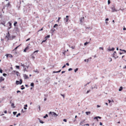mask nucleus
<instances>
[{
    "mask_svg": "<svg viewBox=\"0 0 126 126\" xmlns=\"http://www.w3.org/2000/svg\"><path fill=\"white\" fill-rule=\"evenodd\" d=\"M6 38H7L8 39V40H11V37L10 36V34L9 31L6 34Z\"/></svg>",
    "mask_w": 126,
    "mask_h": 126,
    "instance_id": "nucleus-1",
    "label": "nucleus"
},
{
    "mask_svg": "<svg viewBox=\"0 0 126 126\" xmlns=\"http://www.w3.org/2000/svg\"><path fill=\"white\" fill-rule=\"evenodd\" d=\"M22 83V80L21 79L20 80V81L17 80L16 82V84H21Z\"/></svg>",
    "mask_w": 126,
    "mask_h": 126,
    "instance_id": "nucleus-2",
    "label": "nucleus"
},
{
    "mask_svg": "<svg viewBox=\"0 0 126 126\" xmlns=\"http://www.w3.org/2000/svg\"><path fill=\"white\" fill-rule=\"evenodd\" d=\"M5 6L7 8L9 7H11V5L9 2Z\"/></svg>",
    "mask_w": 126,
    "mask_h": 126,
    "instance_id": "nucleus-3",
    "label": "nucleus"
},
{
    "mask_svg": "<svg viewBox=\"0 0 126 126\" xmlns=\"http://www.w3.org/2000/svg\"><path fill=\"white\" fill-rule=\"evenodd\" d=\"M49 114H51L52 116H55L56 115V116H58V115L56 113L54 112H49Z\"/></svg>",
    "mask_w": 126,
    "mask_h": 126,
    "instance_id": "nucleus-4",
    "label": "nucleus"
},
{
    "mask_svg": "<svg viewBox=\"0 0 126 126\" xmlns=\"http://www.w3.org/2000/svg\"><path fill=\"white\" fill-rule=\"evenodd\" d=\"M23 77L25 79H27L29 78V77H28V75L26 74H23Z\"/></svg>",
    "mask_w": 126,
    "mask_h": 126,
    "instance_id": "nucleus-5",
    "label": "nucleus"
},
{
    "mask_svg": "<svg viewBox=\"0 0 126 126\" xmlns=\"http://www.w3.org/2000/svg\"><path fill=\"white\" fill-rule=\"evenodd\" d=\"M69 16H66V18H64V21H65L66 22H67L69 20L68 18L69 17Z\"/></svg>",
    "mask_w": 126,
    "mask_h": 126,
    "instance_id": "nucleus-6",
    "label": "nucleus"
},
{
    "mask_svg": "<svg viewBox=\"0 0 126 126\" xmlns=\"http://www.w3.org/2000/svg\"><path fill=\"white\" fill-rule=\"evenodd\" d=\"M6 57H9L11 58H12L13 57V56L12 55L10 54H8L6 55Z\"/></svg>",
    "mask_w": 126,
    "mask_h": 126,
    "instance_id": "nucleus-7",
    "label": "nucleus"
},
{
    "mask_svg": "<svg viewBox=\"0 0 126 126\" xmlns=\"http://www.w3.org/2000/svg\"><path fill=\"white\" fill-rule=\"evenodd\" d=\"M98 118H99V119H100L101 118V117L99 116H97V117H94V119H96L97 120V121H98Z\"/></svg>",
    "mask_w": 126,
    "mask_h": 126,
    "instance_id": "nucleus-8",
    "label": "nucleus"
},
{
    "mask_svg": "<svg viewBox=\"0 0 126 126\" xmlns=\"http://www.w3.org/2000/svg\"><path fill=\"white\" fill-rule=\"evenodd\" d=\"M111 9L112 10V12H114L116 11V10L115 9V8L114 7H111Z\"/></svg>",
    "mask_w": 126,
    "mask_h": 126,
    "instance_id": "nucleus-9",
    "label": "nucleus"
},
{
    "mask_svg": "<svg viewBox=\"0 0 126 126\" xmlns=\"http://www.w3.org/2000/svg\"><path fill=\"white\" fill-rule=\"evenodd\" d=\"M8 23L9 24V27L8 28V29H10L11 28V27H12V24L10 22H8Z\"/></svg>",
    "mask_w": 126,
    "mask_h": 126,
    "instance_id": "nucleus-10",
    "label": "nucleus"
},
{
    "mask_svg": "<svg viewBox=\"0 0 126 126\" xmlns=\"http://www.w3.org/2000/svg\"><path fill=\"white\" fill-rule=\"evenodd\" d=\"M13 72H14L15 73H16V74L17 76L18 75V74H19V72L18 71H16L14 70Z\"/></svg>",
    "mask_w": 126,
    "mask_h": 126,
    "instance_id": "nucleus-11",
    "label": "nucleus"
},
{
    "mask_svg": "<svg viewBox=\"0 0 126 126\" xmlns=\"http://www.w3.org/2000/svg\"><path fill=\"white\" fill-rule=\"evenodd\" d=\"M4 79L2 77H1L0 79V82H1L2 81L4 80Z\"/></svg>",
    "mask_w": 126,
    "mask_h": 126,
    "instance_id": "nucleus-12",
    "label": "nucleus"
},
{
    "mask_svg": "<svg viewBox=\"0 0 126 126\" xmlns=\"http://www.w3.org/2000/svg\"><path fill=\"white\" fill-rule=\"evenodd\" d=\"M20 46V45L17 46L12 51H16V50L17 49V48Z\"/></svg>",
    "mask_w": 126,
    "mask_h": 126,
    "instance_id": "nucleus-13",
    "label": "nucleus"
},
{
    "mask_svg": "<svg viewBox=\"0 0 126 126\" xmlns=\"http://www.w3.org/2000/svg\"><path fill=\"white\" fill-rule=\"evenodd\" d=\"M84 19V17H82L81 18L80 20V21L81 22H82V21H83Z\"/></svg>",
    "mask_w": 126,
    "mask_h": 126,
    "instance_id": "nucleus-14",
    "label": "nucleus"
},
{
    "mask_svg": "<svg viewBox=\"0 0 126 126\" xmlns=\"http://www.w3.org/2000/svg\"><path fill=\"white\" fill-rule=\"evenodd\" d=\"M91 113V112L90 111H87L86 112V113L87 115H88V114H90Z\"/></svg>",
    "mask_w": 126,
    "mask_h": 126,
    "instance_id": "nucleus-15",
    "label": "nucleus"
},
{
    "mask_svg": "<svg viewBox=\"0 0 126 126\" xmlns=\"http://www.w3.org/2000/svg\"><path fill=\"white\" fill-rule=\"evenodd\" d=\"M123 87H120V88L119 89V91H121L123 89Z\"/></svg>",
    "mask_w": 126,
    "mask_h": 126,
    "instance_id": "nucleus-16",
    "label": "nucleus"
},
{
    "mask_svg": "<svg viewBox=\"0 0 126 126\" xmlns=\"http://www.w3.org/2000/svg\"><path fill=\"white\" fill-rule=\"evenodd\" d=\"M12 107H13V108H15V107L14 106V103H13L11 105Z\"/></svg>",
    "mask_w": 126,
    "mask_h": 126,
    "instance_id": "nucleus-17",
    "label": "nucleus"
},
{
    "mask_svg": "<svg viewBox=\"0 0 126 126\" xmlns=\"http://www.w3.org/2000/svg\"><path fill=\"white\" fill-rule=\"evenodd\" d=\"M39 121L42 124H43L44 123V122L43 121H42L40 120L39 119Z\"/></svg>",
    "mask_w": 126,
    "mask_h": 126,
    "instance_id": "nucleus-18",
    "label": "nucleus"
},
{
    "mask_svg": "<svg viewBox=\"0 0 126 126\" xmlns=\"http://www.w3.org/2000/svg\"><path fill=\"white\" fill-rule=\"evenodd\" d=\"M23 71L24 72H25V71H28L27 70V69L26 68H24Z\"/></svg>",
    "mask_w": 126,
    "mask_h": 126,
    "instance_id": "nucleus-19",
    "label": "nucleus"
},
{
    "mask_svg": "<svg viewBox=\"0 0 126 126\" xmlns=\"http://www.w3.org/2000/svg\"><path fill=\"white\" fill-rule=\"evenodd\" d=\"M17 23V22L16 21H15L14 22V26H16V25Z\"/></svg>",
    "mask_w": 126,
    "mask_h": 126,
    "instance_id": "nucleus-20",
    "label": "nucleus"
},
{
    "mask_svg": "<svg viewBox=\"0 0 126 126\" xmlns=\"http://www.w3.org/2000/svg\"><path fill=\"white\" fill-rule=\"evenodd\" d=\"M50 37V35H48L47 36L45 37V38L46 39V40L47 38H49Z\"/></svg>",
    "mask_w": 126,
    "mask_h": 126,
    "instance_id": "nucleus-21",
    "label": "nucleus"
},
{
    "mask_svg": "<svg viewBox=\"0 0 126 126\" xmlns=\"http://www.w3.org/2000/svg\"><path fill=\"white\" fill-rule=\"evenodd\" d=\"M61 71V70H59V71H53V73H58L60 72Z\"/></svg>",
    "mask_w": 126,
    "mask_h": 126,
    "instance_id": "nucleus-22",
    "label": "nucleus"
},
{
    "mask_svg": "<svg viewBox=\"0 0 126 126\" xmlns=\"http://www.w3.org/2000/svg\"><path fill=\"white\" fill-rule=\"evenodd\" d=\"M21 66L22 67H23L24 68L25 67V65L23 64H22V63H21Z\"/></svg>",
    "mask_w": 126,
    "mask_h": 126,
    "instance_id": "nucleus-23",
    "label": "nucleus"
},
{
    "mask_svg": "<svg viewBox=\"0 0 126 126\" xmlns=\"http://www.w3.org/2000/svg\"><path fill=\"white\" fill-rule=\"evenodd\" d=\"M34 85V84L33 83H31V86L33 87Z\"/></svg>",
    "mask_w": 126,
    "mask_h": 126,
    "instance_id": "nucleus-24",
    "label": "nucleus"
},
{
    "mask_svg": "<svg viewBox=\"0 0 126 126\" xmlns=\"http://www.w3.org/2000/svg\"><path fill=\"white\" fill-rule=\"evenodd\" d=\"M48 116L47 114H46V115L44 116V118H46V117H48Z\"/></svg>",
    "mask_w": 126,
    "mask_h": 126,
    "instance_id": "nucleus-25",
    "label": "nucleus"
},
{
    "mask_svg": "<svg viewBox=\"0 0 126 126\" xmlns=\"http://www.w3.org/2000/svg\"><path fill=\"white\" fill-rule=\"evenodd\" d=\"M89 43V42H87L85 43H84V45L86 46L87 44H88Z\"/></svg>",
    "mask_w": 126,
    "mask_h": 126,
    "instance_id": "nucleus-26",
    "label": "nucleus"
},
{
    "mask_svg": "<svg viewBox=\"0 0 126 126\" xmlns=\"http://www.w3.org/2000/svg\"><path fill=\"white\" fill-rule=\"evenodd\" d=\"M15 37V36H12V38H11V40H12V39H13Z\"/></svg>",
    "mask_w": 126,
    "mask_h": 126,
    "instance_id": "nucleus-27",
    "label": "nucleus"
},
{
    "mask_svg": "<svg viewBox=\"0 0 126 126\" xmlns=\"http://www.w3.org/2000/svg\"><path fill=\"white\" fill-rule=\"evenodd\" d=\"M109 59L110 62H111L112 60V59L111 58H109Z\"/></svg>",
    "mask_w": 126,
    "mask_h": 126,
    "instance_id": "nucleus-28",
    "label": "nucleus"
},
{
    "mask_svg": "<svg viewBox=\"0 0 126 126\" xmlns=\"http://www.w3.org/2000/svg\"><path fill=\"white\" fill-rule=\"evenodd\" d=\"M58 26V24H55L53 26L54 28H55L56 26Z\"/></svg>",
    "mask_w": 126,
    "mask_h": 126,
    "instance_id": "nucleus-29",
    "label": "nucleus"
},
{
    "mask_svg": "<svg viewBox=\"0 0 126 126\" xmlns=\"http://www.w3.org/2000/svg\"><path fill=\"white\" fill-rule=\"evenodd\" d=\"M116 54V52L115 51H114V53H113V54H114V56L115 57V58H116L114 56L115 55V54Z\"/></svg>",
    "mask_w": 126,
    "mask_h": 126,
    "instance_id": "nucleus-30",
    "label": "nucleus"
},
{
    "mask_svg": "<svg viewBox=\"0 0 126 126\" xmlns=\"http://www.w3.org/2000/svg\"><path fill=\"white\" fill-rule=\"evenodd\" d=\"M16 68L18 69H19V66H17V65H16Z\"/></svg>",
    "mask_w": 126,
    "mask_h": 126,
    "instance_id": "nucleus-31",
    "label": "nucleus"
},
{
    "mask_svg": "<svg viewBox=\"0 0 126 126\" xmlns=\"http://www.w3.org/2000/svg\"><path fill=\"white\" fill-rule=\"evenodd\" d=\"M78 68H77L75 70V72H76L78 70Z\"/></svg>",
    "mask_w": 126,
    "mask_h": 126,
    "instance_id": "nucleus-32",
    "label": "nucleus"
},
{
    "mask_svg": "<svg viewBox=\"0 0 126 126\" xmlns=\"http://www.w3.org/2000/svg\"><path fill=\"white\" fill-rule=\"evenodd\" d=\"M88 61H89L88 59H87V60L85 59V60H84V61L85 62H88Z\"/></svg>",
    "mask_w": 126,
    "mask_h": 126,
    "instance_id": "nucleus-33",
    "label": "nucleus"
},
{
    "mask_svg": "<svg viewBox=\"0 0 126 126\" xmlns=\"http://www.w3.org/2000/svg\"><path fill=\"white\" fill-rule=\"evenodd\" d=\"M17 113L16 112H13V113L14 115H15Z\"/></svg>",
    "mask_w": 126,
    "mask_h": 126,
    "instance_id": "nucleus-34",
    "label": "nucleus"
},
{
    "mask_svg": "<svg viewBox=\"0 0 126 126\" xmlns=\"http://www.w3.org/2000/svg\"><path fill=\"white\" fill-rule=\"evenodd\" d=\"M20 113H18V114L16 116L17 117H18V116H20Z\"/></svg>",
    "mask_w": 126,
    "mask_h": 126,
    "instance_id": "nucleus-35",
    "label": "nucleus"
},
{
    "mask_svg": "<svg viewBox=\"0 0 126 126\" xmlns=\"http://www.w3.org/2000/svg\"><path fill=\"white\" fill-rule=\"evenodd\" d=\"M61 19V17H58V20L57 21L58 22L60 20V19Z\"/></svg>",
    "mask_w": 126,
    "mask_h": 126,
    "instance_id": "nucleus-36",
    "label": "nucleus"
},
{
    "mask_svg": "<svg viewBox=\"0 0 126 126\" xmlns=\"http://www.w3.org/2000/svg\"><path fill=\"white\" fill-rule=\"evenodd\" d=\"M61 94L62 96L63 97V98H64L65 95L64 94Z\"/></svg>",
    "mask_w": 126,
    "mask_h": 126,
    "instance_id": "nucleus-37",
    "label": "nucleus"
},
{
    "mask_svg": "<svg viewBox=\"0 0 126 126\" xmlns=\"http://www.w3.org/2000/svg\"><path fill=\"white\" fill-rule=\"evenodd\" d=\"M43 27L41 30H39L38 32H39V31H42L43 30Z\"/></svg>",
    "mask_w": 126,
    "mask_h": 126,
    "instance_id": "nucleus-38",
    "label": "nucleus"
},
{
    "mask_svg": "<svg viewBox=\"0 0 126 126\" xmlns=\"http://www.w3.org/2000/svg\"><path fill=\"white\" fill-rule=\"evenodd\" d=\"M3 76H5L7 75V74L5 73H3Z\"/></svg>",
    "mask_w": 126,
    "mask_h": 126,
    "instance_id": "nucleus-39",
    "label": "nucleus"
},
{
    "mask_svg": "<svg viewBox=\"0 0 126 126\" xmlns=\"http://www.w3.org/2000/svg\"><path fill=\"white\" fill-rule=\"evenodd\" d=\"M29 46H27L26 48H25L27 49V50L28 49H29Z\"/></svg>",
    "mask_w": 126,
    "mask_h": 126,
    "instance_id": "nucleus-40",
    "label": "nucleus"
},
{
    "mask_svg": "<svg viewBox=\"0 0 126 126\" xmlns=\"http://www.w3.org/2000/svg\"><path fill=\"white\" fill-rule=\"evenodd\" d=\"M90 90H89L88 91H87V93H86V94H88V93L89 92H90Z\"/></svg>",
    "mask_w": 126,
    "mask_h": 126,
    "instance_id": "nucleus-41",
    "label": "nucleus"
},
{
    "mask_svg": "<svg viewBox=\"0 0 126 126\" xmlns=\"http://www.w3.org/2000/svg\"><path fill=\"white\" fill-rule=\"evenodd\" d=\"M63 121L65 122H67V120L66 119H64L63 120Z\"/></svg>",
    "mask_w": 126,
    "mask_h": 126,
    "instance_id": "nucleus-42",
    "label": "nucleus"
},
{
    "mask_svg": "<svg viewBox=\"0 0 126 126\" xmlns=\"http://www.w3.org/2000/svg\"><path fill=\"white\" fill-rule=\"evenodd\" d=\"M72 70V68H69L68 69V71H70Z\"/></svg>",
    "mask_w": 126,
    "mask_h": 126,
    "instance_id": "nucleus-43",
    "label": "nucleus"
},
{
    "mask_svg": "<svg viewBox=\"0 0 126 126\" xmlns=\"http://www.w3.org/2000/svg\"><path fill=\"white\" fill-rule=\"evenodd\" d=\"M66 67V65H64V66H63V67H62V68H64V67Z\"/></svg>",
    "mask_w": 126,
    "mask_h": 126,
    "instance_id": "nucleus-44",
    "label": "nucleus"
},
{
    "mask_svg": "<svg viewBox=\"0 0 126 126\" xmlns=\"http://www.w3.org/2000/svg\"><path fill=\"white\" fill-rule=\"evenodd\" d=\"M85 121V120H83V121L81 122H80V124H83V123L84 122V121Z\"/></svg>",
    "mask_w": 126,
    "mask_h": 126,
    "instance_id": "nucleus-45",
    "label": "nucleus"
},
{
    "mask_svg": "<svg viewBox=\"0 0 126 126\" xmlns=\"http://www.w3.org/2000/svg\"><path fill=\"white\" fill-rule=\"evenodd\" d=\"M38 51H39L38 50H36V51H34V53H35L36 52L37 53Z\"/></svg>",
    "mask_w": 126,
    "mask_h": 126,
    "instance_id": "nucleus-46",
    "label": "nucleus"
},
{
    "mask_svg": "<svg viewBox=\"0 0 126 126\" xmlns=\"http://www.w3.org/2000/svg\"><path fill=\"white\" fill-rule=\"evenodd\" d=\"M27 50L25 48L24 50V51L25 52H26V51Z\"/></svg>",
    "mask_w": 126,
    "mask_h": 126,
    "instance_id": "nucleus-47",
    "label": "nucleus"
},
{
    "mask_svg": "<svg viewBox=\"0 0 126 126\" xmlns=\"http://www.w3.org/2000/svg\"><path fill=\"white\" fill-rule=\"evenodd\" d=\"M2 70L1 69H0V72L1 73H2Z\"/></svg>",
    "mask_w": 126,
    "mask_h": 126,
    "instance_id": "nucleus-48",
    "label": "nucleus"
},
{
    "mask_svg": "<svg viewBox=\"0 0 126 126\" xmlns=\"http://www.w3.org/2000/svg\"><path fill=\"white\" fill-rule=\"evenodd\" d=\"M5 99V98L4 97H3L2 98L1 100H4Z\"/></svg>",
    "mask_w": 126,
    "mask_h": 126,
    "instance_id": "nucleus-49",
    "label": "nucleus"
},
{
    "mask_svg": "<svg viewBox=\"0 0 126 126\" xmlns=\"http://www.w3.org/2000/svg\"><path fill=\"white\" fill-rule=\"evenodd\" d=\"M108 4H110V0H108Z\"/></svg>",
    "mask_w": 126,
    "mask_h": 126,
    "instance_id": "nucleus-50",
    "label": "nucleus"
},
{
    "mask_svg": "<svg viewBox=\"0 0 126 126\" xmlns=\"http://www.w3.org/2000/svg\"><path fill=\"white\" fill-rule=\"evenodd\" d=\"M66 65L67 66H69V64L68 63H66Z\"/></svg>",
    "mask_w": 126,
    "mask_h": 126,
    "instance_id": "nucleus-51",
    "label": "nucleus"
},
{
    "mask_svg": "<svg viewBox=\"0 0 126 126\" xmlns=\"http://www.w3.org/2000/svg\"><path fill=\"white\" fill-rule=\"evenodd\" d=\"M65 72V71H62V74H63V73H64Z\"/></svg>",
    "mask_w": 126,
    "mask_h": 126,
    "instance_id": "nucleus-52",
    "label": "nucleus"
},
{
    "mask_svg": "<svg viewBox=\"0 0 126 126\" xmlns=\"http://www.w3.org/2000/svg\"><path fill=\"white\" fill-rule=\"evenodd\" d=\"M100 125H102V124L101 122H100Z\"/></svg>",
    "mask_w": 126,
    "mask_h": 126,
    "instance_id": "nucleus-53",
    "label": "nucleus"
},
{
    "mask_svg": "<svg viewBox=\"0 0 126 126\" xmlns=\"http://www.w3.org/2000/svg\"><path fill=\"white\" fill-rule=\"evenodd\" d=\"M85 125L89 126V124H86L84 125V126H85Z\"/></svg>",
    "mask_w": 126,
    "mask_h": 126,
    "instance_id": "nucleus-54",
    "label": "nucleus"
},
{
    "mask_svg": "<svg viewBox=\"0 0 126 126\" xmlns=\"http://www.w3.org/2000/svg\"><path fill=\"white\" fill-rule=\"evenodd\" d=\"M4 113H7V111L6 110H5L4 111Z\"/></svg>",
    "mask_w": 126,
    "mask_h": 126,
    "instance_id": "nucleus-55",
    "label": "nucleus"
},
{
    "mask_svg": "<svg viewBox=\"0 0 126 126\" xmlns=\"http://www.w3.org/2000/svg\"><path fill=\"white\" fill-rule=\"evenodd\" d=\"M30 38H29L27 40H26V41H29V40H30Z\"/></svg>",
    "mask_w": 126,
    "mask_h": 126,
    "instance_id": "nucleus-56",
    "label": "nucleus"
},
{
    "mask_svg": "<svg viewBox=\"0 0 126 126\" xmlns=\"http://www.w3.org/2000/svg\"><path fill=\"white\" fill-rule=\"evenodd\" d=\"M17 93H18L19 92H20V93L21 92L20 91H17Z\"/></svg>",
    "mask_w": 126,
    "mask_h": 126,
    "instance_id": "nucleus-57",
    "label": "nucleus"
},
{
    "mask_svg": "<svg viewBox=\"0 0 126 126\" xmlns=\"http://www.w3.org/2000/svg\"><path fill=\"white\" fill-rule=\"evenodd\" d=\"M90 82H89L88 83H87V84H85V86H86V85H87V84H89Z\"/></svg>",
    "mask_w": 126,
    "mask_h": 126,
    "instance_id": "nucleus-58",
    "label": "nucleus"
},
{
    "mask_svg": "<svg viewBox=\"0 0 126 126\" xmlns=\"http://www.w3.org/2000/svg\"><path fill=\"white\" fill-rule=\"evenodd\" d=\"M99 49H102V50L103 49V48L102 47H100L99 48Z\"/></svg>",
    "mask_w": 126,
    "mask_h": 126,
    "instance_id": "nucleus-59",
    "label": "nucleus"
},
{
    "mask_svg": "<svg viewBox=\"0 0 126 126\" xmlns=\"http://www.w3.org/2000/svg\"><path fill=\"white\" fill-rule=\"evenodd\" d=\"M108 20H109V19L108 18H107L106 19V21H108Z\"/></svg>",
    "mask_w": 126,
    "mask_h": 126,
    "instance_id": "nucleus-60",
    "label": "nucleus"
},
{
    "mask_svg": "<svg viewBox=\"0 0 126 126\" xmlns=\"http://www.w3.org/2000/svg\"><path fill=\"white\" fill-rule=\"evenodd\" d=\"M123 29L124 30H126V29L124 27Z\"/></svg>",
    "mask_w": 126,
    "mask_h": 126,
    "instance_id": "nucleus-61",
    "label": "nucleus"
},
{
    "mask_svg": "<svg viewBox=\"0 0 126 126\" xmlns=\"http://www.w3.org/2000/svg\"><path fill=\"white\" fill-rule=\"evenodd\" d=\"M97 108H98V107H100V106H99V105H97Z\"/></svg>",
    "mask_w": 126,
    "mask_h": 126,
    "instance_id": "nucleus-62",
    "label": "nucleus"
},
{
    "mask_svg": "<svg viewBox=\"0 0 126 126\" xmlns=\"http://www.w3.org/2000/svg\"><path fill=\"white\" fill-rule=\"evenodd\" d=\"M24 88H25V87H23V88H21V89L22 90H23V89H24Z\"/></svg>",
    "mask_w": 126,
    "mask_h": 126,
    "instance_id": "nucleus-63",
    "label": "nucleus"
},
{
    "mask_svg": "<svg viewBox=\"0 0 126 126\" xmlns=\"http://www.w3.org/2000/svg\"><path fill=\"white\" fill-rule=\"evenodd\" d=\"M71 48H72L73 49L74 48V47H72V46L71 47Z\"/></svg>",
    "mask_w": 126,
    "mask_h": 126,
    "instance_id": "nucleus-64",
    "label": "nucleus"
}]
</instances>
